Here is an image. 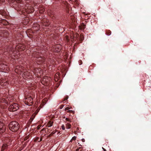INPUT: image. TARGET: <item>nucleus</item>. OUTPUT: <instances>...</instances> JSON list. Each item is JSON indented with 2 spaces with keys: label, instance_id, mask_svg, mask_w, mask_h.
<instances>
[{
  "label": "nucleus",
  "instance_id": "nucleus-1",
  "mask_svg": "<svg viewBox=\"0 0 151 151\" xmlns=\"http://www.w3.org/2000/svg\"><path fill=\"white\" fill-rule=\"evenodd\" d=\"M9 129L12 132H16L19 129V125L17 122L13 121L10 123L9 125Z\"/></svg>",
  "mask_w": 151,
  "mask_h": 151
},
{
  "label": "nucleus",
  "instance_id": "nucleus-2",
  "mask_svg": "<svg viewBox=\"0 0 151 151\" xmlns=\"http://www.w3.org/2000/svg\"><path fill=\"white\" fill-rule=\"evenodd\" d=\"M19 106L16 103L11 104L9 108V110L10 111H15L18 110L19 108Z\"/></svg>",
  "mask_w": 151,
  "mask_h": 151
},
{
  "label": "nucleus",
  "instance_id": "nucleus-3",
  "mask_svg": "<svg viewBox=\"0 0 151 151\" xmlns=\"http://www.w3.org/2000/svg\"><path fill=\"white\" fill-rule=\"evenodd\" d=\"M24 101L26 105L30 106L33 103V99L30 96H28L25 97Z\"/></svg>",
  "mask_w": 151,
  "mask_h": 151
},
{
  "label": "nucleus",
  "instance_id": "nucleus-4",
  "mask_svg": "<svg viewBox=\"0 0 151 151\" xmlns=\"http://www.w3.org/2000/svg\"><path fill=\"white\" fill-rule=\"evenodd\" d=\"M23 68L21 66H17L15 69V72L19 74L23 71Z\"/></svg>",
  "mask_w": 151,
  "mask_h": 151
},
{
  "label": "nucleus",
  "instance_id": "nucleus-5",
  "mask_svg": "<svg viewBox=\"0 0 151 151\" xmlns=\"http://www.w3.org/2000/svg\"><path fill=\"white\" fill-rule=\"evenodd\" d=\"M25 47L24 45L22 44H19L17 45L16 49L19 51H22L25 50Z\"/></svg>",
  "mask_w": 151,
  "mask_h": 151
},
{
  "label": "nucleus",
  "instance_id": "nucleus-6",
  "mask_svg": "<svg viewBox=\"0 0 151 151\" xmlns=\"http://www.w3.org/2000/svg\"><path fill=\"white\" fill-rule=\"evenodd\" d=\"M5 127L3 123L0 121V133H3L5 130Z\"/></svg>",
  "mask_w": 151,
  "mask_h": 151
},
{
  "label": "nucleus",
  "instance_id": "nucleus-7",
  "mask_svg": "<svg viewBox=\"0 0 151 151\" xmlns=\"http://www.w3.org/2000/svg\"><path fill=\"white\" fill-rule=\"evenodd\" d=\"M54 83L53 82H51L49 83H48V93H49V91H51V89L52 88V89H53V86Z\"/></svg>",
  "mask_w": 151,
  "mask_h": 151
},
{
  "label": "nucleus",
  "instance_id": "nucleus-8",
  "mask_svg": "<svg viewBox=\"0 0 151 151\" xmlns=\"http://www.w3.org/2000/svg\"><path fill=\"white\" fill-rule=\"evenodd\" d=\"M8 84L7 80L4 79H0V84L2 86H5Z\"/></svg>",
  "mask_w": 151,
  "mask_h": 151
},
{
  "label": "nucleus",
  "instance_id": "nucleus-9",
  "mask_svg": "<svg viewBox=\"0 0 151 151\" xmlns=\"http://www.w3.org/2000/svg\"><path fill=\"white\" fill-rule=\"evenodd\" d=\"M8 103V101L5 99L3 98L0 99V106L2 107L1 106V105H4V104H6Z\"/></svg>",
  "mask_w": 151,
  "mask_h": 151
},
{
  "label": "nucleus",
  "instance_id": "nucleus-10",
  "mask_svg": "<svg viewBox=\"0 0 151 151\" xmlns=\"http://www.w3.org/2000/svg\"><path fill=\"white\" fill-rule=\"evenodd\" d=\"M28 9H25V11L28 13H31L33 12L34 11V9L32 7H29L27 8Z\"/></svg>",
  "mask_w": 151,
  "mask_h": 151
},
{
  "label": "nucleus",
  "instance_id": "nucleus-11",
  "mask_svg": "<svg viewBox=\"0 0 151 151\" xmlns=\"http://www.w3.org/2000/svg\"><path fill=\"white\" fill-rule=\"evenodd\" d=\"M47 76L44 77L42 79L41 81L42 83L45 86L47 85Z\"/></svg>",
  "mask_w": 151,
  "mask_h": 151
},
{
  "label": "nucleus",
  "instance_id": "nucleus-12",
  "mask_svg": "<svg viewBox=\"0 0 151 151\" xmlns=\"http://www.w3.org/2000/svg\"><path fill=\"white\" fill-rule=\"evenodd\" d=\"M38 108L36 110L35 112L34 113L32 116L30 118V120H31V121H32L35 117L37 113L38 112Z\"/></svg>",
  "mask_w": 151,
  "mask_h": 151
},
{
  "label": "nucleus",
  "instance_id": "nucleus-13",
  "mask_svg": "<svg viewBox=\"0 0 151 151\" xmlns=\"http://www.w3.org/2000/svg\"><path fill=\"white\" fill-rule=\"evenodd\" d=\"M42 140V138H40L38 137H36L34 139V141L35 142H40Z\"/></svg>",
  "mask_w": 151,
  "mask_h": 151
},
{
  "label": "nucleus",
  "instance_id": "nucleus-14",
  "mask_svg": "<svg viewBox=\"0 0 151 151\" xmlns=\"http://www.w3.org/2000/svg\"><path fill=\"white\" fill-rule=\"evenodd\" d=\"M8 147V145L6 144H3V145L2 146L1 148V151H4L5 149H6Z\"/></svg>",
  "mask_w": 151,
  "mask_h": 151
},
{
  "label": "nucleus",
  "instance_id": "nucleus-15",
  "mask_svg": "<svg viewBox=\"0 0 151 151\" xmlns=\"http://www.w3.org/2000/svg\"><path fill=\"white\" fill-rule=\"evenodd\" d=\"M1 22L2 24L4 25H6L8 24L9 23V22L7 21L4 19L2 20Z\"/></svg>",
  "mask_w": 151,
  "mask_h": 151
},
{
  "label": "nucleus",
  "instance_id": "nucleus-16",
  "mask_svg": "<svg viewBox=\"0 0 151 151\" xmlns=\"http://www.w3.org/2000/svg\"><path fill=\"white\" fill-rule=\"evenodd\" d=\"M53 122L51 120H50L48 122V127L52 126L53 124Z\"/></svg>",
  "mask_w": 151,
  "mask_h": 151
},
{
  "label": "nucleus",
  "instance_id": "nucleus-17",
  "mask_svg": "<svg viewBox=\"0 0 151 151\" xmlns=\"http://www.w3.org/2000/svg\"><path fill=\"white\" fill-rule=\"evenodd\" d=\"M6 65L4 64H1L0 65V69L4 70L5 69V66H6Z\"/></svg>",
  "mask_w": 151,
  "mask_h": 151
},
{
  "label": "nucleus",
  "instance_id": "nucleus-18",
  "mask_svg": "<svg viewBox=\"0 0 151 151\" xmlns=\"http://www.w3.org/2000/svg\"><path fill=\"white\" fill-rule=\"evenodd\" d=\"M55 47L56 48H57L58 50H57V52H59L60 51L61 49V46L59 45H57L55 46Z\"/></svg>",
  "mask_w": 151,
  "mask_h": 151
},
{
  "label": "nucleus",
  "instance_id": "nucleus-19",
  "mask_svg": "<svg viewBox=\"0 0 151 151\" xmlns=\"http://www.w3.org/2000/svg\"><path fill=\"white\" fill-rule=\"evenodd\" d=\"M111 32L109 30L106 31V34L108 35H110L111 34Z\"/></svg>",
  "mask_w": 151,
  "mask_h": 151
},
{
  "label": "nucleus",
  "instance_id": "nucleus-20",
  "mask_svg": "<svg viewBox=\"0 0 151 151\" xmlns=\"http://www.w3.org/2000/svg\"><path fill=\"white\" fill-rule=\"evenodd\" d=\"M66 127L68 129H70V128L71 125L70 124L68 123L66 124Z\"/></svg>",
  "mask_w": 151,
  "mask_h": 151
},
{
  "label": "nucleus",
  "instance_id": "nucleus-21",
  "mask_svg": "<svg viewBox=\"0 0 151 151\" xmlns=\"http://www.w3.org/2000/svg\"><path fill=\"white\" fill-rule=\"evenodd\" d=\"M76 136H74L72 137L71 139L70 140V142H71L72 140H76Z\"/></svg>",
  "mask_w": 151,
  "mask_h": 151
},
{
  "label": "nucleus",
  "instance_id": "nucleus-22",
  "mask_svg": "<svg viewBox=\"0 0 151 151\" xmlns=\"http://www.w3.org/2000/svg\"><path fill=\"white\" fill-rule=\"evenodd\" d=\"M67 112L68 113H72L73 114L74 111L72 110H69L67 111Z\"/></svg>",
  "mask_w": 151,
  "mask_h": 151
},
{
  "label": "nucleus",
  "instance_id": "nucleus-23",
  "mask_svg": "<svg viewBox=\"0 0 151 151\" xmlns=\"http://www.w3.org/2000/svg\"><path fill=\"white\" fill-rule=\"evenodd\" d=\"M29 137L28 135L26 136L24 138V141L26 140H27V139H28Z\"/></svg>",
  "mask_w": 151,
  "mask_h": 151
},
{
  "label": "nucleus",
  "instance_id": "nucleus-24",
  "mask_svg": "<svg viewBox=\"0 0 151 151\" xmlns=\"http://www.w3.org/2000/svg\"><path fill=\"white\" fill-rule=\"evenodd\" d=\"M65 120L66 121L70 122H71L69 119L67 118H66Z\"/></svg>",
  "mask_w": 151,
  "mask_h": 151
},
{
  "label": "nucleus",
  "instance_id": "nucleus-25",
  "mask_svg": "<svg viewBox=\"0 0 151 151\" xmlns=\"http://www.w3.org/2000/svg\"><path fill=\"white\" fill-rule=\"evenodd\" d=\"M70 109V108H69V107H67L65 109V111H67V110H68L69 109Z\"/></svg>",
  "mask_w": 151,
  "mask_h": 151
},
{
  "label": "nucleus",
  "instance_id": "nucleus-26",
  "mask_svg": "<svg viewBox=\"0 0 151 151\" xmlns=\"http://www.w3.org/2000/svg\"><path fill=\"white\" fill-rule=\"evenodd\" d=\"M62 128V129L64 130L65 129V127L64 125H63L61 126Z\"/></svg>",
  "mask_w": 151,
  "mask_h": 151
},
{
  "label": "nucleus",
  "instance_id": "nucleus-27",
  "mask_svg": "<svg viewBox=\"0 0 151 151\" xmlns=\"http://www.w3.org/2000/svg\"><path fill=\"white\" fill-rule=\"evenodd\" d=\"M79 65H81L82 63V62L81 60H79Z\"/></svg>",
  "mask_w": 151,
  "mask_h": 151
},
{
  "label": "nucleus",
  "instance_id": "nucleus-28",
  "mask_svg": "<svg viewBox=\"0 0 151 151\" xmlns=\"http://www.w3.org/2000/svg\"><path fill=\"white\" fill-rule=\"evenodd\" d=\"M64 105H62L60 106V108L61 109H62Z\"/></svg>",
  "mask_w": 151,
  "mask_h": 151
},
{
  "label": "nucleus",
  "instance_id": "nucleus-29",
  "mask_svg": "<svg viewBox=\"0 0 151 151\" xmlns=\"http://www.w3.org/2000/svg\"><path fill=\"white\" fill-rule=\"evenodd\" d=\"M68 96H67L65 98L64 100L65 101V100H67L68 99Z\"/></svg>",
  "mask_w": 151,
  "mask_h": 151
},
{
  "label": "nucleus",
  "instance_id": "nucleus-30",
  "mask_svg": "<svg viewBox=\"0 0 151 151\" xmlns=\"http://www.w3.org/2000/svg\"><path fill=\"white\" fill-rule=\"evenodd\" d=\"M5 1V0H0V3L4 2Z\"/></svg>",
  "mask_w": 151,
  "mask_h": 151
},
{
  "label": "nucleus",
  "instance_id": "nucleus-31",
  "mask_svg": "<svg viewBox=\"0 0 151 151\" xmlns=\"http://www.w3.org/2000/svg\"><path fill=\"white\" fill-rule=\"evenodd\" d=\"M47 79H48V81H49L50 82V80H51V78H50V77H48V78H47Z\"/></svg>",
  "mask_w": 151,
  "mask_h": 151
},
{
  "label": "nucleus",
  "instance_id": "nucleus-32",
  "mask_svg": "<svg viewBox=\"0 0 151 151\" xmlns=\"http://www.w3.org/2000/svg\"><path fill=\"white\" fill-rule=\"evenodd\" d=\"M41 127V126H38L37 127V129H39Z\"/></svg>",
  "mask_w": 151,
  "mask_h": 151
},
{
  "label": "nucleus",
  "instance_id": "nucleus-33",
  "mask_svg": "<svg viewBox=\"0 0 151 151\" xmlns=\"http://www.w3.org/2000/svg\"><path fill=\"white\" fill-rule=\"evenodd\" d=\"M45 100H43L42 102L43 104H46V103H44Z\"/></svg>",
  "mask_w": 151,
  "mask_h": 151
},
{
  "label": "nucleus",
  "instance_id": "nucleus-34",
  "mask_svg": "<svg viewBox=\"0 0 151 151\" xmlns=\"http://www.w3.org/2000/svg\"><path fill=\"white\" fill-rule=\"evenodd\" d=\"M81 141H82V142H85V139H81Z\"/></svg>",
  "mask_w": 151,
  "mask_h": 151
},
{
  "label": "nucleus",
  "instance_id": "nucleus-35",
  "mask_svg": "<svg viewBox=\"0 0 151 151\" xmlns=\"http://www.w3.org/2000/svg\"><path fill=\"white\" fill-rule=\"evenodd\" d=\"M79 149L80 148H78V149H76V151H79Z\"/></svg>",
  "mask_w": 151,
  "mask_h": 151
},
{
  "label": "nucleus",
  "instance_id": "nucleus-36",
  "mask_svg": "<svg viewBox=\"0 0 151 151\" xmlns=\"http://www.w3.org/2000/svg\"><path fill=\"white\" fill-rule=\"evenodd\" d=\"M85 25H83V29L85 28Z\"/></svg>",
  "mask_w": 151,
  "mask_h": 151
},
{
  "label": "nucleus",
  "instance_id": "nucleus-37",
  "mask_svg": "<svg viewBox=\"0 0 151 151\" xmlns=\"http://www.w3.org/2000/svg\"><path fill=\"white\" fill-rule=\"evenodd\" d=\"M39 29V28H38L37 29H35V30H36L37 31Z\"/></svg>",
  "mask_w": 151,
  "mask_h": 151
},
{
  "label": "nucleus",
  "instance_id": "nucleus-38",
  "mask_svg": "<svg viewBox=\"0 0 151 151\" xmlns=\"http://www.w3.org/2000/svg\"><path fill=\"white\" fill-rule=\"evenodd\" d=\"M35 27H32V29H35Z\"/></svg>",
  "mask_w": 151,
  "mask_h": 151
},
{
  "label": "nucleus",
  "instance_id": "nucleus-39",
  "mask_svg": "<svg viewBox=\"0 0 151 151\" xmlns=\"http://www.w3.org/2000/svg\"><path fill=\"white\" fill-rule=\"evenodd\" d=\"M103 149L104 150V151H106V150L104 149V148L102 147Z\"/></svg>",
  "mask_w": 151,
  "mask_h": 151
},
{
  "label": "nucleus",
  "instance_id": "nucleus-40",
  "mask_svg": "<svg viewBox=\"0 0 151 151\" xmlns=\"http://www.w3.org/2000/svg\"><path fill=\"white\" fill-rule=\"evenodd\" d=\"M4 53L5 54V55L6 54V51L5 52H4Z\"/></svg>",
  "mask_w": 151,
  "mask_h": 151
},
{
  "label": "nucleus",
  "instance_id": "nucleus-41",
  "mask_svg": "<svg viewBox=\"0 0 151 151\" xmlns=\"http://www.w3.org/2000/svg\"><path fill=\"white\" fill-rule=\"evenodd\" d=\"M78 148H80V149H81V147H79Z\"/></svg>",
  "mask_w": 151,
  "mask_h": 151
},
{
  "label": "nucleus",
  "instance_id": "nucleus-42",
  "mask_svg": "<svg viewBox=\"0 0 151 151\" xmlns=\"http://www.w3.org/2000/svg\"><path fill=\"white\" fill-rule=\"evenodd\" d=\"M79 146H81V145H79Z\"/></svg>",
  "mask_w": 151,
  "mask_h": 151
},
{
  "label": "nucleus",
  "instance_id": "nucleus-43",
  "mask_svg": "<svg viewBox=\"0 0 151 151\" xmlns=\"http://www.w3.org/2000/svg\"><path fill=\"white\" fill-rule=\"evenodd\" d=\"M82 150H81L80 151H81Z\"/></svg>",
  "mask_w": 151,
  "mask_h": 151
}]
</instances>
